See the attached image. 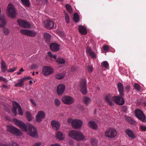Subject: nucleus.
Masks as SVG:
<instances>
[{"label": "nucleus", "mask_w": 146, "mask_h": 146, "mask_svg": "<svg viewBox=\"0 0 146 146\" xmlns=\"http://www.w3.org/2000/svg\"><path fill=\"white\" fill-rule=\"evenodd\" d=\"M13 120L16 125L18 126L23 131L26 132L31 136L34 137H37V130L33 125L28 124L27 129V126L23 122L15 118L13 119Z\"/></svg>", "instance_id": "nucleus-1"}, {"label": "nucleus", "mask_w": 146, "mask_h": 146, "mask_svg": "<svg viewBox=\"0 0 146 146\" xmlns=\"http://www.w3.org/2000/svg\"><path fill=\"white\" fill-rule=\"evenodd\" d=\"M68 135L70 137L78 141L86 140L85 136L80 131L74 130L70 131L69 132Z\"/></svg>", "instance_id": "nucleus-2"}, {"label": "nucleus", "mask_w": 146, "mask_h": 146, "mask_svg": "<svg viewBox=\"0 0 146 146\" xmlns=\"http://www.w3.org/2000/svg\"><path fill=\"white\" fill-rule=\"evenodd\" d=\"M67 122L69 124H71L72 127L75 129L80 128L83 124L82 121L80 119H73L69 118L68 119Z\"/></svg>", "instance_id": "nucleus-3"}, {"label": "nucleus", "mask_w": 146, "mask_h": 146, "mask_svg": "<svg viewBox=\"0 0 146 146\" xmlns=\"http://www.w3.org/2000/svg\"><path fill=\"white\" fill-rule=\"evenodd\" d=\"M7 13L9 17L12 18L15 17L17 15V12L14 6L12 4L8 5L7 9Z\"/></svg>", "instance_id": "nucleus-4"}, {"label": "nucleus", "mask_w": 146, "mask_h": 146, "mask_svg": "<svg viewBox=\"0 0 146 146\" xmlns=\"http://www.w3.org/2000/svg\"><path fill=\"white\" fill-rule=\"evenodd\" d=\"M117 135L116 130L113 128H109L106 129L105 132V136L109 138H113L116 137Z\"/></svg>", "instance_id": "nucleus-5"}, {"label": "nucleus", "mask_w": 146, "mask_h": 146, "mask_svg": "<svg viewBox=\"0 0 146 146\" xmlns=\"http://www.w3.org/2000/svg\"><path fill=\"white\" fill-rule=\"evenodd\" d=\"M12 104L13 108L12 109L13 113L15 115L17 114V110L18 111V113L20 115H23V111L20 106L16 102L13 101L12 102Z\"/></svg>", "instance_id": "nucleus-6"}, {"label": "nucleus", "mask_w": 146, "mask_h": 146, "mask_svg": "<svg viewBox=\"0 0 146 146\" xmlns=\"http://www.w3.org/2000/svg\"><path fill=\"white\" fill-rule=\"evenodd\" d=\"M7 130L11 133L17 136L22 135V133L19 129L11 125H8L7 127Z\"/></svg>", "instance_id": "nucleus-7"}, {"label": "nucleus", "mask_w": 146, "mask_h": 146, "mask_svg": "<svg viewBox=\"0 0 146 146\" xmlns=\"http://www.w3.org/2000/svg\"><path fill=\"white\" fill-rule=\"evenodd\" d=\"M86 81L85 79L82 80L79 86L80 91L83 94H86L87 92L86 86Z\"/></svg>", "instance_id": "nucleus-8"}, {"label": "nucleus", "mask_w": 146, "mask_h": 146, "mask_svg": "<svg viewBox=\"0 0 146 146\" xmlns=\"http://www.w3.org/2000/svg\"><path fill=\"white\" fill-rule=\"evenodd\" d=\"M135 114L137 117L143 122L146 121V117L142 111L139 109H137L135 111Z\"/></svg>", "instance_id": "nucleus-9"}, {"label": "nucleus", "mask_w": 146, "mask_h": 146, "mask_svg": "<svg viewBox=\"0 0 146 146\" xmlns=\"http://www.w3.org/2000/svg\"><path fill=\"white\" fill-rule=\"evenodd\" d=\"M46 114L44 111L41 110L39 111L36 115V120L38 122H40L45 118Z\"/></svg>", "instance_id": "nucleus-10"}, {"label": "nucleus", "mask_w": 146, "mask_h": 146, "mask_svg": "<svg viewBox=\"0 0 146 146\" xmlns=\"http://www.w3.org/2000/svg\"><path fill=\"white\" fill-rule=\"evenodd\" d=\"M62 100L64 103L67 105L71 104H73L74 101L73 98L70 96H66L63 97Z\"/></svg>", "instance_id": "nucleus-11"}, {"label": "nucleus", "mask_w": 146, "mask_h": 146, "mask_svg": "<svg viewBox=\"0 0 146 146\" xmlns=\"http://www.w3.org/2000/svg\"><path fill=\"white\" fill-rule=\"evenodd\" d=\"M112 100L115 103L120 105H123L125 103L123 98L118 96H113Z\"/></svg>", "instance_id": "nucleus-12"}, {"label": "nucleus", "mask_w": 146, "mask_h": 146, "mask_svg": "<svg viewBox=\"0 0 146 146\" xmlns=\"http://www.w3.org/2000/svg\"><path fill=\"white\" fill-rule=\"evenodd\" d=\"M20 32L23 35L31 37L35 36L37 34L35 31L23 29L21 30Z\"/></svg>", "instance_id": "nucleus-13"}, {"label": "nucleus", "mask_w": 146, "mask_h": 146, "mask_svg": "<svg viewBox=\"0 0 146 146\" xmlns=\"http://www.w3.org/2000/svg\"><path fill=\"white\" fill-rule=\"evenodd\" d=\"M53 72V70L50 67L46 66L42 68V73L44 75H50Z\"/></svg>", "instance_id": "nucleus-14"}, {"label": "nucleus", "mask_w": 146, "mask_h": 146, "mask_svg": "<svg viewBox=\"0 0 146 146\" xmlns=\"http://www.w3.org/2000/svg\"><path fill=\"white\" fill-rule=\"evenodd\" d=\"M65 86L64 84L59 85L57 87L56 92L58 95H62L65 89Z\"/></svg>", "instance_id": "nucleus-15"}, {"label": "nucleus", "mask_w": 146, "mask_h": 146, "mask_svg": "<svg viewBox=\"0 0 146 146\" xmlns=\"http://www.w3.org/2000/svg\"><path fill=\"white\" fill-rule=\"evenodd\" d=\"M17 22L19 25L23 28H29L31 27L30 25L25 21L21 19H19L17 21Z\"/></svg>", "instance_id": "nucleus-16"}, {"label": "nucleus", "mask_w": 146, "mask_h": 146, "mask_svg": "<svg viewBox=\"0 0 146 146\" xmlns=\"http://www.w3.org/2000/svg\"><path fill=\"white\" fill-rule=\"evenodd\" d=\"M113 97V96H112L110 94H107L105 97L106 101L111 106H113L114 105L112 100Z\"/></svg>", "instance_id": "nucleus-17"}, {"label": "nucleus", "mask_w": 146, "mask_h": 146, "mask_svg": "<svg viewBox=\"0 0 146 146\" xmlns=\"http://www.w3.org/2000/svg\"><path fill=\"white\" fill-rule=\"evenodd\" d=\"M86 52L88 55L90 56L92 58H95L96 57V55L94 52L89 47H87L86 49Z\"/></svg>", "instance_id": "nucleus-18"}, {"label": "nucleus", "mask_w": 146, "mask_h": 146, "mask_svg": "<svg viewBox=\"0 0 146 146\" xmlns=\"http://www.w3.org/2000/svg\"><path fill=\"white\" fill-rule=\"evenodd\" d=\"M44 24L45 26L48 28H52L54 26V24L53 22L50 20L45 21Z\"/></svg>", "instance_id": "nucleus-19"}, {"label": "nucleus", "mask_w": 146, "mask_h": 146, "mask_svg": "<svg viewBox=\"0 0 146 146\" xmlns=\"http://www.w3.org/2000/svg\"><path fill=\"white\" fill-rule=\"evenodd\" d=\"M117 88L120 96L122 97L123 96L124 93L123 92V88L122 84L120 82H119L117 84Z\"/></svg>", "instance_id": "nucleus-20"}, {"label": "nucleus", "mask_w": 146, "mask_h": 146, "mask_svg": "<svg viewBox=\"0 0 146 146\" xmlns=\"http://www.w3.org/2000/svg\"><path fill=\"white\" fill-rule=\"evenodd\" d=\"M50 47L52 50L56 52L59 49L60 46L57 44L53 43L50 45Z\"/></svg>", "instance_id": "nucleus-21"}, {"label": "nucleus", "mask_w": 146, "mask_h": 146, "mask_svg": "<svg viewBox=\"0 0 146 146\" xmlns=\"http://www.w3.org/2000/svg\"><path fill=\"white\" fill-rule=\"evenodd\" d=\"M51 125L53 128L56 130H58L60 127V123L56 121L52 120L51 121Z\"/></svg>", "instance_id": "nucleus-22"}, {"label": "nucleus", "mask_w": 146, "mask_h": 146, "mask_svg": "<svg viewBox=\"0 0 146 146\" xmlns=\"http://www.w3.org/2000/svg\"><path fill=\"white\" fill-rule=\"evenodd\" d=\"M6 21L4 15H1L0 17V27H3L6 24Z\"/></svg>", "instance_id": "nucleus-23"}, {"label": "nucleus", "mask_w": 146, "mask_h": 146, "mask_svg": "<svg viewBox=\"0 0 146 146\" xmlns=\"http://www.w3.org/2000/svg\"><path fill=\"white\" fill-rule=\"evenodd\" d=\"M89 126L93 129H96L98 128V125L95 121H90L88 123Z\"/></svg>", "instance_id": "nucleus-24"}, {"label": "nucleus", "mask_w": 146, "mask_h": 146, "mask_svg": "<svg viewBox=\"0 0 146 146\" xmlns=\"http://www.w3.org/2000/svg\"><path fill=\"white\" fill-rule=\"evenodd\" d=\"M56 137L60 140H62L65 138L64 135L60 131H57L56 133Z\"/></svg>", "instance_id": "nucleus-25"}, {"label": "nucleus", "mask_w": 146, "mask_h": 146, "mask_svg": "<svg viewBox=\"0 0 146 146\" xmlns=\"http://www.w3.org/2000/svg\"><path fill=\"white\" fill-rule=\"evenodd\" d=\"M79 30L80 32L82 35H86L87 33L86 29L82 26H79Z\"/></svg>", "instance_id": "nucleus-26"}, {"label": "nucleus", "mask_w": 146, "mask_h": 146, "mask_svg": "<svg viewBox=\"0 0 146 146\" xmlns=\"http://www.w3.org/2000/svg\"><path fill=\"white\" fill-rule=\"evenodd\" d=\"M125 133L129 137L132 138H135L136 137L133 132L129 129H127L125 131Z\"/></svg>", "instance_id": "nucleus-27"}, {"label": "nucleus", "mask_w": 146, "mask_h": 146, "mask_svg": "<svg viewBox=\"0 0 146 146\" xmlns=\"http://www.w3.org/2000/svg\"><path fill=\"white\" fill-rule=\"evenodd\" d=\"M82 100L84 102L87 106L91 102V99L90 98L86 96L84 97Z\"/></svg>", "instance_id": "nucleus-28"}, {"label": "nucleus", "mask_w": 146, "mask_h": 146, "mask_svg": "<svg viewBox=\"0 0 146 146\" xmlns=\"http://www.w3.org/2000/svg\"><path fill=\"white\" fill-rule=\"evenodd\" d=\"M7 66L6 65L5 62L3 60H2L1 64V69L3 72H5L7 70Z\"/></svg>", "instance_id": "nucleus-29"}, {"label": "nucleus", "mask_w": 146, "mask_h": 146, "mask_svg": "<svg viewBox=\"0 0 146 146\" xmlns=\"http://www.w3.org/2000/svg\"><path fill=\"white\" fill-rule=\"evenodd\" d=\"M19 82L14 85V86L16 87H21L23 86L25 82L22 78L18 80Z\"/></svg>", "instance_id": "nucleus-30"}, {"label": "nucleus", "mask_w": 146, "mask_h": 146, "mask_svg": "<svg viewBox=\"0 0 146 146\" xmlns=\"http://www.w3.org/2000/svg\"><path fill=\"white\" fill-rule=\"evenodd\" d=\"M65 73H58L55 75V78L59 80L63 78L65 76Z\"/></svg>", "instance_id": "nucleus-31"}, {"label": "nucleus", "mask_w": 146, "mask_h": 146, "mask_svg": "<svg viewBox=\"0 0 146 146\" xmlns=\"http://www.w3.org/2000/svg\"><path fill=\"white\" fill-rule=\"evenodd\" d=\"M26 115L28 121H31L32 120L33 117L30 112L27 111L26 113Z\"/></svg>", "instance_id": "nucleus-32"}, {"label": "nucleus", "mask_w": 146, "mask_h": 146, "mask_svg": "<svg viewBox=\"0 0 146 146\" xmlns=\"http://www.w3.org/2000/svg\"><path fill=\"white\" fill-rule=\"evenodd\" d=\"M44 37L45 39L47 42H48L51 38V36L48 33H45L44 34Z\"/></svg>", "instance_id": "nucleus-33"}, {"label": "nucleus", "mask_w": 146, "mask_h": 146, "mask_svg": "<svg viewBox=\"0 0 146 146\" xmlns=\"http://www.w3.org/2000/svg\"><path fill=\"white\" fill-rule=\"evenodd\" d=\"M90 142L92 145L94 146H96L98 143V141L94 138H92L90 139Z\"/></svg>", "instance_id": "nucleus-34"}, {"label": "nucleus", "mask_w": 146, "mask_h": 146, "mask_svg": "<svg viewBox=\"0 0 146 146\" xmlns=\"http://www.w3.org/2000/svg\"><path fill=\"white\" fill-rule=\"evenodd\" d=\"M126 120L128 121L131 124H133L135 123L134 121L130 117H127L126 118Z\"/></svg>", "instance_id": "nucleus-35"}, {"label": "nucleus", "mask_w": 146, "mask_h": 146, "mask_svg": "<svg viewBox=\"0 0 146 146\" xmlns=\"http://www.w3.org/2000/svg\"><path fill=\"white\" fill-rule=\"evenodd\" d=\"M56 62L59 64H62L65 63V61L62 58H58L56 60Z\"/></svg>", "instance_id": "nucleus-36"}, {"label": "nucleus", "mask_w": 146, "mask_h": 146, "mask_svg": "<svg viewBox=\"0 0 146 146\" xmlns=\"http://www.w3.org/2000/svg\"><path fill=\"white\" fill-rule=\"evenodd\" d=\"M74 21L77 23L79 21V18L78 14L77 13H75L74 15Z\"/></svg>", "instance_id": "nucleus-37"}, {"label": "nucleus", "mask_w": 146, "mask_h": 146, "mask_svg": "<svg viewBox=\"0 0 146 146\" xmlns=\"http://www.w3.org/2000/svg\"><path fill=\"white\" fill-rule=\"evenodd\" d=\"M101 64L105 68H108L109 67V65L108 63L106 61L102 62L101 63Z\"/></svg>", "instance_id": "nucleus-38"}, {"label": "nucleus", "mask_w": 146, "mask_h": 146, "mask_svg": "<svg viewBox=\"0 0 146 146\" xmlns=\"http://www.w3.org/2000/svg\"><path fill=\"white\" fill-rule=\"evenodd\" d=\"M3 31L4 34L6 35H8L10 32L9 29L6 28H3Z\"/></svg>", "instance_id": "nucleus-39"}, {"label": "nucleus", "mask_w": 146, "mask_h": 146, "mask_svg": "<svg viewBox=\"0 0 146 146\" xmlns=\"http://www.w3.org/2000/svg\"><path fill=\"white\" fill-rule=\"evenodd\" d=\"M66 8L67 11L70 13H72V10L71 6L68 4H67L66 5Z\"/></svg>", "instance_id": "nucleus-40"}, {"label": "nucleus", "mask_w": 146, "mask_h": 146, "mask_svg": "<svg viewBox=\"0 0 146 146\" xmlns=\"http://www.w3.org/2000/svg\"><path fill=\"white\" fill-rule=\"evenodd\" d=\"M55 105L57 106H59L60 104V101L58 99H55L54 100Z\"/></svg>", "instance_id": "nucleus-41"}, {"label": "nucleus", "mask_w": 146, "mask_h": 146, "mask_svg": "<svg viewBox=\"0 0 146 146\" xmlns=\"http://www.w3.org/2000/svg\"><path fill=\"white\" fill-rule=\"evenodd\" d=\"M65 19L66 22L68 23L70 22L69 17V16L67 15L66 14L65 16Z\"/></svg>", "instance_id": "nucleus-42"}, {"label": "nucleus", "mask_w": 146, "mask_h": 146, "mask_svg": "<svg viewBox=\"0 0 146 146\" xmlns=\"http://www.w3.org/2000/svg\"><path fill=\"white\" fill-rule=\"evenodd\" d=\"M17 69V68L14 67L12 68H10L7 70V71L8 72H13L15 71Z\"/></svg>", "instance_id": "nucleus-43"}, {"label": "nucleus", "mask_w": 146, "mask_h": 146, "mask_svg": "<svg viewBox=\"0 0 146 146\" xmlns=\"http://www.w3.org/2000/svg\"><path fill=\"white\" fill-rule=\"evenodd\" d=\"M134 87L135 89L139 91L140 89V86L138 84H135L134 85Z\"/></svg>", "instance_id": "nucleus-44"}, {"label": "nucleus", "mask_w": 146, "mask_h": 146, "mask_svg": "<svg viewBox=\"0 0 146 146\" xmlns=\"http://www.w3.org/2000/svg\"><path fill=\"white\" fill-rule=\"evenodd\" d=\"M140 129L143 131H146V126L141 125L140 127Z\"/></svg>", "instance_id": "nucleus-45"}, {"label": "nucleus", "mask_w": 146, "mask_h": 146, "mask_svg": "<svg viewBox=\"0 0 146 146\" xmlns=\"http://www.w3.org/2000/svg\"><path fill=\"white\" fill-rule=\"evenodd\" d=\"M68 143L69 145L71 146H73L74 144V141L73 140L70 139Z\"/></svg>", "instance_id": "nucleus-46"}, {"label": "nucleus", "mask_w": 146, "mask_h": 146, "mask_svg": "<svg viewBox=\"0 0 146 146\" xmlns=\"http://www.w3.org/2000/svg\"><path fill=\"white\" fill-rule=\"evenodd\" d=\"M59 35L63 39H64L65 38V34L63 32H61L59 34Z\"/></svg>", "instance_id": "nucleus-47"}, {"label": "nucleus", "mask_w": 146, "mask_h": 146, "mask_svg": "<svg viewBox=\"0 0 146 146\" xmlns=\"http://www.w3.org/2000/svg\"><path fill=\"white\" fill-rule=\"evenodd\" d=\"M88 69L89 72H91L93 70V68L92 66H88Z\"/></svg>", "instance_id": "nucleus-48"}, {"label": "nucleus", "mask_w": 146, "mask_h": 146, "mask_svg": "<svg viewBox=\"0 0 146 146\" xmlns=\"http://www.w3.org/2000/svg\"><path fill=\"white\" fill-rule=\"evenodd\" d=\"M103 48L104 50L106 51H108L109 49V46L107 45L104 46Z\"/></svg>", "instance_id": "nucleus-49"}, {"label": "nucleus", "mask_w": 146, "mask_h": 146, "mask_svg": "<svg viewBox=\"0 0 146 146\" xmlns=\"http://www.w3.org/2000/svg\"><path fill=\"white\" fill-rule=\"evenodd\" d=\"M11 145L12 146H19V145L15 142H12Z\"/></svg>", "instance_id": "nucleus-50"}, {"label": "nucleus", "mask_w": 146, "mask_h": 146, "mask_svg": "<svg viewBox=\"0 0 146 146\" xmlns=\"http://www.w3.org/2000/svg\"><path fill=\"white\" fill-rule=\"evenodd\" d=\"M23 79V80L25 82V81L27 80H28L30 79L31 78L30 77L28 76L27 77H24L23 78H22Z\"/></svg>", "instance_id": "nucleus-51"}, {"label": "nucleus", "mask_w": 146, "mask_h": 146, "mask_svg": "<svg viewBox=\"0 0 146 146\" xmlns=\"http://www.w3.org/2000/svg\"><path fill=\"white\" fill-rule=\"evenodd\" d=\"M31 103L35 106H36V104L35 102L32 99H31L30 100Z\"/></svg>", "instance_id": "nucleus-52"}, {"label": "nucleus", "mask_w": 146, "mask_h": 146, "mask_svg": "<svg viewBox=\"0 0 146 146\" xmlns=\"http://www.w3.org/2000/svg\"><path fill=\"white\" fill-rule=\"evenodd\" d=\"M41 143H35L34 145V146H41Z\"/></svg>", "instance_id": "nucleus-53"}, {"label": "nucleus", "mask_w": 146, "mask_h": 146, "mask_svg": "<svg viewBox=\"0 0 146 146\" xmlns=\"http://www.w3.org/2000/svg\"><path fill=\"white\" fill-rule=\"evenodd\" d=\"M32 68L33 69H36L38 68L36 64H33L32 66Z\"/></svg>", "instance_id": "nucleus-54"}, {"label": "nucleus", "mask_w": 146, "mask_h": 146, "mask_svg": "<svg viewBox=\"0 0 146 146\" xmlns=\"http://www.w3.org/2000/svg\"><path fill=\"white\" fill-rule=\"evenodd\" d=\"M1 81H5L7 82H8V80H7L6 78H4L2 77Z\"/></svg>", "instance_id": "nucleus-55"}, {"label": "nucleus", "mask_w": 146, "mask_h": 146, "mask_svg": "<svg viewBox=\"0 0 146 146\" xmlns=\"http://www.w3.org/2000/svg\"><path fill=\"white\" fill-rule=\"evenodd\" d=\"M50 146H61L58 143L51 144Z\"/></svg>", "instance_id": "nucleus-56"}, {"label": "nucleus", "mask_w": 146, "mask_h": 146, "mask_svg": "<svg viewBox=\"0 0 146 146\" xmlns=\"http://www.w3.org/2000/svg\"><path fill=\"white\" fill-rule=\"evenodd\" d=\"M48 54L50 57H52L53 55L50 52H48Z\"/></svg>", "instance_id": "nucleus-57"}, {"label": "nucleus", "mask_w": 146, "mask_h": 146, "mask_svg": "<svg viewBox=\"0 0 146 146\" xmlns=\"http://www.w3.org/2000/svg\"><path fill=\"white\" fill-rule=\"evenodd\" d=\"M130 88V86H127L125 87V89L127 91H128L129 90Z\"/></svg>", "instance_id": "nucleus-58"}, {"label": "nucleus", "mask_w": 146, "mask_h": 146, "mask_svg": "<svg viewBox=\"0 0 146 146\" xmlns=\"http://www.w3.org/2000/svg\"><path fill=\"white\" fill-rule=\"evenodd\" d=\"M123 111H125L127 110V107L126 106H123Z\"/></svg>", "instance_id": "nucleus-59"}, {"label": "nucleus", "mask_w": 146, "mask_h": 146, "mask_svg": "<svg viewBox=\"0 0 146 146\" xmlns=\"http://www.w3.org/2000/svg\"><path fill=\"white\" fill-rule=\"evenodd\" d=\"M2 87L4 88H7L8 87L7 86L3 84L2 85Z\"/></svg>", "instance_id": "nucleus-60"}, {"label": "nucleus", "mask_w": 146, "mask_h": 146, "mask_svg": "<svg viewBox=\"0 0 146 146\" xmlns=\"http://www.w3.org/2000/svg\"><path fill=\"white\" fill-rule=\"evenodd\" d=\"M52 58L54 59H56V56L55 55H53Z\"/></svg>", "instance_id": "nucleus-61"}, {"label": "nucleus", "mask_w": 146, "mask_h": 146, "mask_svg": "<svg viewBox=\"0 0 146 146\" xmlns=\"http://www.w3.org/2000/svg\"><path fill=\"white\" fill-rule=\"evenodd\" d=\"M0 146H9L7 145L3 144H0Z\"/></svg>", "instance_id": "nucleus-62"}, {"label": "nucleus", "mask_w": 146, "mask_h": 146, "mask_svg": "<svg viewBox=\"0 0 146 146\" xmlns=\"http://www.w3.org/2000/svg\"><path fill=\"white\" fill-rule=\"evenodd\" d=\"M20 72H23L24 71V70L23 69V68H21L19 70Z\"/></svg>", "instance_id": "nucleus-63"}, {"label": "nucleus", "mask_w": 146, "mask_h": 146, "mask_svg": "<svg viewBox=\"0 0 146 146\" xmlns=\"http://www.w3.org/2000/svg\"><path fill=\"white\" fill-rule=\"evenodd\" d=\"M76 69V68L74 67V68H72L71 70L72 71H74Z\"/></svg>", "instance_id": "nucleus-64"}]
</instances>
